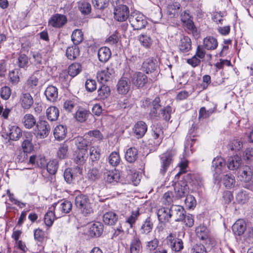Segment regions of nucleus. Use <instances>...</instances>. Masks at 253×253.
<instances>
[{"instance_id": "nucleus-50", "label": "nucleus", "mask_w": 253, "mask_h": 253, "mask_svg": "<svg viewBox=\"0 0 253 253\" xmlns=\"http://www.w3.org/2000/svg\"><path fill=\"white\" fill-rule=\"evenodd\" d=\"M139 215L140 212L139 210L132 211L131 214L126 218V222L129 225L130 228H132Z\"/></svg>"}, {"instance_id": "nucleus-8", "label": "nucleus", "mask_w": 253, "mask_h": 253, "mask_svg": "<svg viewBox=\"0 0 253 253\" xmlns=\"http://www.w3.org/2000/svg\"><path fill=\"white\" fill-rule=\"evenodd\" d=\"M115 70L113 65H110L106 69L99 71L97 74L98 81L104 84L109 81L115 76Z\"/></svg>"}, {"instance_id": "nucleus-39", "label": "nucleus", "mask_w": 253, "mask_h": 253, "mask_svg": "<svg viewBox=\"0 0 253 253\" xmlns=\"http://www.w3.org/2000/svg\"><path fill=\"white\" fill-rule=\"evenodd\" d=\"M23 123L24 126L28 129L32 128L36 125V120L35 117L30 114H26L23 119Z\"/></svg>"}, {"instance_id": "nucleus-29", "label": "nucleus", "mask_w": 253, "mask_h": 253, "mask_svg": "<svg viewBox=\"0 0 253 253\" xmlns=\"http://www.w3.org/2000/svg\"><path fill=\"white\" fill-rule=\"evenodd\" d=\"M157 216L161 222L168 221L171 217L170 208H162L157 211Z\"/></svg>"}, {"instance_id": "nucleus-19", "label": "nucleus", "mask_w": 253, "mask_h": 253, "mask_svg": "<svg viewBox=\"0 0 253 253\" xmlns=\"http://www.w3.org/2000/svg\"><path fill=\"white\" fill-rule=\"evenodd\" d=\"M154 227L152 218L147 217L142 222L139 229L140 233L141 235H149L152 231Z\"/></svg>"}, {"instance_id": "nucleus-56", "label": "nucleus", "mask_w": 253, "mask_h": 253, "mask_svg": "<svg viewBox=\"0 0 253 253\" xmlns=\"http://www.w3.org/2000/svg\"><path fill=\"white\" fill-rule=\"evenodd\" d=\"M108 161L111 165L115 167L118 166L121 161V158L118 152H112L108 158Z\"/></svg>"}, {"instance_id": "nucleus-63", "label": "nucleus", "mask_w": 253, "mask_h": 253, "mask_svg": "<svg viewBox=\"0 0 253 253\" xmlns=\"http://www.w3.org/2000/svg\"><path fill=\"white\" fill-rule=\"evenodd\" d=\"M8 76L9 80L12 84H16L19 82L20 79L17 70H14L9 72Z\"/></svg>"}, {"instance_id": "nucleus-41", "label": "nucleus", "mask_w": 253, "mask_h": 253, "mask_svg": "<svg viewBox=\"0 0 253 253\" xmlns=\"http://www.w3.org/2000/svg\"><path fill=\"white\" fill-rule=\"evenodd\" d=\"M141 243L139 238L134 237L130 244V253H140Z\"/></svg>"}, {"instance_id": "nucleus-11", "label": "nucleus", "mask_w": 253, "mask_h": 253, "mask_svg": "<svg viewBox=\"0 0 253 253\" xmlns=\"http://www.w3.org/2000/svg\"><path fill=\"white\" fill-rule=\"evenodd\" d=\"M167 240L171 250L175 253L179 252L183 249V243L181 239L176 238L172 234H170Z\"/></svg>"}, {"instance_id": "nucleus-49", "label": "nucleus", "mask_w": 253, "mask_h": 253, "mask_svg": "<svg viewBox=\"0 0 253 253\" xmlns=\"http://www.w3.org/2000/svg\"><path fill=\"white\" fill-rule=\"evenodd\" d=\"M82 70L81 65L77 63H73L68 68V75L74 77L78 75Z\"/></svg>"}, {"instance_id": "nucleus-38", "label": "nucleus", "mask_w": 253, "mask_h": 253, "mask_svg": "<svg viewBox=\"0 0 253 253\" xmlns=\"http://www.w3.org/2000/svg\"><path fill=\"white\" fill-rule=\"evenodd\" d=\"M137 156V150L134 147H130L126 150L125 154V158L128 162L132 163L136 160Z\"/></svg>"}, {"instance_id": "nucleus-43", "label": "nucleus", "mask_w": 253, "mask_h": 253, "mask_svg": "<svg viewBox=\"0 0 253 253\" xmlns=\"http://www.w3.org/2000/svg\"><path fill=\"white\" fill-rule=\"evenodd\" d=\"M222 182L227 188H231L235 185V177L232 174H226L222 178Z\"/></svg>"}, {"instance_id": "nucleus-27", "label": "nucleus", "mask_w": 253, "mask_h": 253, "mask_svg": "<svg viewBox=\"0 0 253 253\" xmlns=\"http://www.w3.org/2000/svg\"><path fill=\"white\" fill-rule=\"evenodd\" d=\"M104 226L99 222H96L92 224L89 228V233L91 237H99L102 234Z\"/></svg>"}, {"instance_id": "nucleus-16", "label": "nucleus", "mask_w": 253, "mask_h": 253, "mask_svg": "<svg viewBox=\"0 0 253 253\" xmlns=\"http://www.w3.org/2000/svg\"><path fill=\"white\" fill-rule=\"evenodd\" d=\"M132 83L138 88L143 87L148 82V78L142 72L134 74L131 79Z\"/></svg>"}, {"instance_id": "nucleus-28", "label": "nucleus", "mask_w": 253, "mask_h": 253, "mask_svg": "<svg viewBox=\"0 0 253 253\" xmlns=\"http://www.w3.org/2000/svg\"><path fill=\"white\" fill-rule=\"evenodd\" d=\"M67 128L66 126L63 125H58L56 126L53 131V134L55 138L58 140H62L67 135Z\"/></svg>"}, {"instance_id": "nucleus-18", "label": "nucleus", "mask_w": 253, "mask_h": 253, "mask_svg": "<svg viewBox=\"0 0 253 253\" xmlns=\"http://www.w3.org/2000/svg\"><path fill=\"white\" fill-rule=\"evenodd\" d=\"M130 86L129 80L126 78H122L118 82L117 90L119 94H126L128 92Z\"/></svg>"}, {"instance_id": "nucleus-7", "label": "nucleus", "mask_w": 253, "mask_h": 253, "mask_svg": "<svg viewBox=\"0 0 253 253\" xmlns=\"http://www.w3.org/2000/svg\"><path fill=\"white\" fill-rule=\"evenodd\" d=\"M174 155L175 152L174 151L169 150L162 154L160 156L161 162V168L160 169L161 173L164 174L167 171L168 168L172 163V158Z\"/></svg>"}, {"instance_id": "nucleus-51", "label": "nucleus", "mask_w": 253, "mask_h": 253, "mask_svg": "<svg viewBox=\"0 0 253 253\" xmlns=\"http://www.w3.org/2000/svg\"><path fill=\"white\" fill-rule=\"evenodd\" d=\"M68 146L64 142L60 144L57 153V157L60 159H66L68 157Z\"/></svg>"}, {"instance_id": "nucleus-40", "label": "nucleus", "mask_w": 253, "mask_h": 253, "mask_svg": "<svg viewBox=\"0 0 253 253\" xmlns=\"http://www.w3.org/2000/svg\"><path fill=\"white\" fill-rule=\"evenodd\" d=\"M78 6L80 12L84 15H87L91 12V4L84 0L78 2Z\"/></svg>"}, {"instance_id": "nucleus-23", "label": "nucleus", "mask_w": 253, "mask_h": 253, "mask_svg": "<svg viewBox=\"0 0 253 253\" xmlns=\"http://www.w3.org/2000/svg\"><path fill=\"white\" fill-rule=\"evenodd\" d=\"M20 104L24 109H29L34 103V100L29 93H23L20 96Z\"/></svg>"}, {"instance_id": "nucleus-62", "label": "nucleus", "mask_w": 253, "mask_h": 253, "mask_svg": "<svg viewBox=\"0 0 253 253\" xmlns=\"http://www.w3.org/2000/svg\"><path fill=\"white\" fill-rule=\"evenodd\" d=\"M229 148L233 151H239L243 147V143L240 140L237 139L233 140L228 145Z\"/></svg>"}, {"instance_id": "nucleus-61", "label": "nucleus", "mask_w": 253, "mask_h": 253, "mask_svg": "<svg viewBox=\"0 0 253 253\" xmlns=\"http://www.w3.org/2000/svg\"><path fill=\"white\" fill-rule=\"evenodd\" d=\"M71 178H72V182L77 180L81 178L82 174V169L79 166L75 167L72 169Z\"/></svg>"}, {"instance_id": "nucleus-52", "label": "nucleus", "mask_w": 253, "mask_h": 253, "mask_svg": "<svg viewBox=\"0 0 253 253\" xmlns=\"http://www.w3.org/2000/svg\"><path fill=\"white\" fill-rule=\"evenodd\" d=\"M89 115V112L85 109H79L76 113L75 118L80 122H85Z\"/></svg>"}, {"instance_id": "nucleus-6", "label": "nucleus", "mask_w": 253, "mask_h": 253, "mask_svg": "<svg viewBox=\"0 0 253 253\" xmlns=\"http://www.w3.org/2000/svg\"><path fill=\"white\" fill-rule=\"evenodd\" d=\"M53 207L55 212V216L59 218L71 211L72 204L70 201L66 200L55 203Z\"/></svg>"}, {"instance_id": "nucleus-22", "label": "nucleus", "mask_w": 253, "mask_h": 253, "mask_svg": "<svg viewBox=\"0 0 253 253\" xmlns=\"http://www.w3.org/2000/svg\"><path fill=\"white\" fill-rule=\"evenodd\" d=\"M179 50L183 53L187 52L191 49L192 44L191 39L187 36L181 38L178 44Z\"/></svg>"}, {"instance_id": "nucleus-44", "label": "nucleus", "mask_w": 253, "mask_h": 253, "mask_svg": "<svg viewBox=\"0 0 253 253\" xmlns=\"http://www.w3.org/2000/svg\"><path fill=\"white\" fill-rule=\"evenodd\" d=\"M79 48L76 45L68 47L66 49V55L70 60H74L79 55Z\"/></svg>"}, {"instance_id": "nucleus-48", "label": "nucleus", "mask_w": 253, "mask_h": 253, "mask_svg": "<svg viewBox=\"0 0 253 253\" xmlns=\"http://www.w3.org/2000/svg\"><path fill=\"white\" fill-rule=\"evenodd\" d=\"M75 143L78 150H84L87 152L88 144L85 139L82 137H78L75 139Z\"/></svg>"}, {"instance_id": "nucleus-9", "label": "nucleus", "mask_w": 253, "mask_h": 253, "mask_svg": "<svg viewBox=\"0 0 253 253\" xmlns=\"http://www.w3.org/2000/svg\"><path fill=\"white\" fill-rule=\"evenodd\" d=\"M114 19L119 22L125 21L129 18V10L126 5H120L114 9Z\"/></svg>"}, {"instance_id": "nucleus-10", "label": "nucleus", "mask_w": 253, "mask_h": 253, "mask_svg": "<svg viewBox=\"0 0 253 253\" xmlns=\"http://www.w3.org/2000/svg\"><path fill=\"white\" fill-rule=\"evenodd\" d=\"M67 22L66 16L58 13L52 15L48 20L49 25L55 28H60L63 27Z\"/></svg>"}, {"instance_id": "nucleus-54", "label": "nucleus", "mask_w": 253, "mask_h": 253, "mask_svg": "<svg viewBox=\"0 0 253 253\" xmlns=\"http://www.w3.org/2000/svg\"><path fill=\"white\" fill-rule=\"evenodd\" d=\"M86 154V152L84 151V150H77L74 154V159L76 164L81 165L84 163L85 160Z\"/></svg>"}, {"instance_id": "nucleus-1", "label": "nucleus", "mask_w": 253, "mask_h": 253, "mask_svg": "<svg viewBox=\"0 0 253 253\" xmlns=\"http://www.w3.org/2000/svg\"><path fill=\"white\" fill-rule=\"evenodd\" d=\"M160 99L156 97L153 101L149 98H146L142 101L141 107L145 109L149 110V116L151 119L158 116V110L160 108Z\"/></svg>"}, {"instance_id": "nucleus-20", "label": "nucleus", "mask_w": 253, "mask_h": 253, "mask_svg": "<svg viewBox=\"0 0 253 253\" xmlns=\"http://www.w3.org/2000/svg\"><path fill=\"white\" fill-rule=\"evenodd\" d=\"M180 4L179 2L169 3L167 7V14L170 18L177 17L180 12Z\"/></svg>"}, {"instance_id": "nucleus-17", "label": "nucleus", "mask_w": 253, "mask_h": 253, "mask_svg": "<svg viewBox=\"0 0 253 253\" xmlns=\"http://www.w3.org/2000/svg\"><path fill=\"white\" fill-rule=\"evenodd\" d=\"M147 130V126L143 121H138L133 127L134 136L138 139L142 138Z\"/></svg>"}, {"instance_id": "nucleus-26", "label": "nucleus", "mask_w": 253, "mask_h": 253, "mask_svg": "<svg viewBox=\"0 0 253 253\" xmlns=\"http://www.w3.org/2000/svg\"><path fill=\"white\" fill-rule=\"evenodd\" d=\"M242 159L240 156L236 155L230 157L228 159L227 167L230 170L239 169L242 164Z\"/></svg>"}, {"instance_id": "nucleus-53", "label": "nucleus", "mask_w": 253, "mask_h": 253, "mask_svg": "<svg viewBox=\"0 0 253 253\" xmlns=\"http://www.w3.org/2000/svg\"><path fill=\"white\" fill-rule=\"evenodd\" d=\"M58 168V162L57 160L49 161L46 164L47 171L51 174L56 173Z\"/></svg>"}, {"instance_id": "nucleus-46", "label": "nucleus", "mask_w": 253, "mask_h": 253, "mask_svg": "<svg viewBox=\"0 0 253 253\" xmlns=\"http://www.w3.org/2000/svg\"><path fill=\"white\" fill-rule=\"evenodd\" d=\"M138 39L141 45L145 48H150L152 44L153 40L150 36L143 34L138 36Z\"/></svg>"}, {"instance_id": "nucleus-55", "label": "nucleus", "mask_w": 253, "mask_h": 253, "mask_svg": "<svg viewBox=\"0 0 253 253\" xmlns=\"http://www.w3.org/2000/svg\"><path fill=\"white\" fill-rule=\"evenodd\" d=\"M98 97L100 99H104L110 94V89L109 86L102 85L97 90Z\"/></svg>"}, {"instance_id": "nucleus-5", "label": "nucleus", "mask_w": 253, "mask_h": 253, "mask_svg": "<svg viewBox=\"0 0 253 253\" xmlns=\"http://www.w3.org/2000/svg\"><path fill=\"white\" fill-rule=\"evenodd\" d=\"M50 131V126L48 123L44 120L39 121L34 129V133L36 137L43 139L46 137Z\"/></svg>"}, {"instance_id": "nucleus-64", "label": "nucleus", "mask_w": 253, "mask_h": 253, "mask_svg": "<svg viewBox=\"0 0 253 253\" xmlns=\"http://www.w3.org/2000/svg\"><path fill=\"white\" fill-rule=\"evenodd\" d=\"M109 0H93L92 3L95 8L98 9H103L106 7L108 4Z\"/></svg>"}, {"instance_id": "nucleus-34", "label": "nucleus", "mask_w": 253, "mask_h": 253, "mask_svg": "<svg viewBox=\"0 0 253 253\" xmlns=\"http://www.w3.org/2000/svg\"><path fill=\"white\" fill-rule=\"evenodd\" d=\"M118 220V216L113 211L106 212L103 216V220L105 224L113 225Z\"/></svg>"}, {"instance_id": "nucleus-37", "label": "nucleus", "mask_w": 253, "mask_h": 253, "mask_svg": "<svg viewBox=\"0 0 253 253\" xmlns=\"http://www.w3.org/2000/svg\"><path fill=\"white\" fill-rule=\"evenodd\" d=\"M37 72H35L34 74L30 76L27 80L25 87L27 90L33 91L36 88L39 83V79L35 76Z\"/></svg>"}, {"instance_id": "nucleus-45", "label": "nucleus", "mask_w": 253, "mask_h": 253, "mask_svg": "<svg viewBox=\"0 0 253 253\" xmlns=\"http://www.w3.org/2000/svg\"><path fill=\"white\" fill-rule=\"evenodd\" d=\"M197 237L202 240H205L209 238V230L204 226H200L196 229Z\"/></svg>"}, {"instance_id": "nucleus-13", "label": "nucleus", "mask_w": 253, "mask_h": 253, "mask_svg": "<svg viewBox=\"0 0 253 253\" xmlns=\"http://www.w3.org/2000/svg\"><path fill=\"white\" fill-rule=\"evenodd\" d=\"M171 217L176 222L183 221L186 211L183 207L179 205H172L170 207Z\"/></svg>"}, {"instance_id": "nucleus-58", "label": "nucleus", "mask_w": 253, "mask_h": 253, "mask_svg": "<svg viewBox=\"0 0 253 253\" xmlns=\"http://www.w3.org/2000/svg\"><path fill=\"white\" fill-rule=\"evenodd\" d=\"M29 63V58L25 54H21L19 55L17 64L20 68H25L27 67Z\"/></svg>"}, {"instance_id": "nucleus-21", "label": "nucleus", "mask_w": 253, "mask_h": 253, "mask_svg": "<svg viewBox=\"0 0 253 253\" xmlns=\"http://www.w3.org/2000/svg\"><path fill=\"white\" fill-rule=\"evenodd\" d=\"M104 178L108 183H117L120 181V174L116 169L108 170L104 173Z\"/></svg>"}, {"instance_id": "nucleus-2", "label": "nucleus", "mask_w": 253, "mask_h": 253, "mask_svg": "<svg viewBox=\"0 0 253 253\" xmlns=\"http://www.w3.org/2000/svg\"><path fill=\"white\" fill-rule=\"evenodd\" d=\"M237 177L239 180L245 183V186L249 188L253 184L252 169L247 165L240 167L237 172Z\"/></svg>"}, {"instance_id": "nucleus-60", "label": "nucleus", "mask_w": 253, "mask_h": 253, "mask_svg": "<svg viewBox=\"0 0 253 253\" xmlns=\"http://www.w3.org/2000/svg\"><path fill=\"white\" fill-rule=\"evenodd\" d=\"M100 173L96 168H92L87 173L88 178L91 181H95L100 178Z\"/></svg>"}, {"instance_id": "nucleus-57", "label": "nucleus", "mask_w": 253, "mask_h": 253, "mask_svg": "<svg viewBox=\"0 0 253 253\" xmlns=\"http://www.w3.org/2000/svg\"><path fill=\"white\" fill-rule=\"evenodd\" d=\"M55 218L57 217L55 216V212L54 211L53 212L50 211L47 212L44 216V219L45 225L48 227L51 226L53 224Z\"/></svg>"}, {"instance_id": "nucleus-36", "label": "nucleus", "mask_w": 253, "mask_h": 253, "mask_svg": "<svg viewBox=\"0 0 253 253\" xmlns=\"http://www.w3.org/2000/svg\"><path fill=\"white\" fill-rule=\"evenodd\" d=\"M32 135L31 133L26 134V138L24 140L22 147L25 153H30L33 149V145L32 143Z\"/></svg>"}, {"instance_id": "nucleus-24", "label": "nucleus", "mask_w": 253, "mask_h": 253, "mask_svg": "<svg viewBox=\"0 0 253 253\" xmlns=\"http://www.w3.org/2000/svg\"><path fill=\"white\" fill-rule=\"evenodd\" d=\"M211 108L206 109V107H201L199 111V119L203 120L209 118L216 110V105L212 103Z\"/></svg>"}, {"instance_id": "nucleus-25", "label": "nucleus", "mask_w": 253, "mask_h": 253, "mask_svg": "<svg viewBox=\"0 0 253 253\" xmlns=\"http://www.w3.org/2000/svg\"><path fill=\"white\" fill-rule=\"evenodd\" d=\"M245 221L243 219H238L232 226V230L234 234L241 236L244 234L246 229Z\"/></svg>"}, {"instance_id": "nucleus-4", "label": "nucleus", "mask_w": 253, "mask_h": 253, "mask_svg": "<svg viewBox=\"0 0 253 253\" xmlns=\"http://www.w3.org/2000/svg\"><path fill=\"white\" fill-rule=\"evenodd\" d=\"M75 205L83 213L87 214L92 211L90 200L86 195L77 196L75 198Z\"/></svg>"}, {"instance_id": "nucleus-14", "label": "nucleus", "mask_w": 253, "mask_h": 253, "mask_svg": "<svg viewBox=\"0 0 253 253\" xmlns=\"http://www.w3.org/2000/svg\"><path fill=\"white\" fill-rule=\"evenodd\" d=\"M212 168L214 171V175L216 177L226 169L224 160L220 157L215 158L212 162Z\"/></svg>"}, {"instance_id": "nucleus-31", "label": "nucleus", "mask_w": 253, "mask_h": 253, "mask_svg": "<svg viewBox=\"0 0 253 253\" xmlns=\"http://www.w3.org/2000/svg\"><path fill=\"white\" fill-rule=\"evenodd\" d=\"M203 46L207 50H214L218 46V42L216 39L213 37H207L203 40Z\"/></svg>"}, {"instance_id": "nucleus-30", "label": "nucleus", "mask_w": 253, "mask_h": 253, "mask_svg": "<svg viewBox=\"0 0 253 253\" xmlns=\"http://www.w3.org/2000/svg\"><path fill=\"white\" fill-rule=\"evenodd\" d=\"M111 56V52L109 48L104 46L100 48L98 51V57L99 61L105 63Z\"/></svg>"}, {"instance_id": "nucleus-42", "label": "nucleus", "mask_w": 253, "mask_h": 253, "mask_svg": "<svg viewBox=\"0 0 253 253\" xmlns=\"http://www.w3.org/2000/svg\"><path fill=\"white\" fill-rule=\"evenodd\" d=\"M32 56V64L37 68L36 72L42 70L43 68L42 55L38 52H35Z\"/></svg>"}, {"instance_id": "nucleus-47", "label": "nucleus", "mask_w": 253, "mask_h": 253, "mask_svg": "<svg viewBox=\"0 0 253 253\" xmlns=\"http://www.w3.org/2000/svg\"><path fill=\"white\" fill-rule=\"evenodd\" d=\"M72 41L76 46L80 44L83 40V33L81 30H75L71 36Z\"/></svg>"}, {"instance_id": "nucleus-59", "label": "nucleus", "mask_w": 253, "mask_h": 253, "mask_svg": "<svg viewBox=\"0 0 253 253\" xmlns=\"http://www.w3.org/2000/svg\"><path fill=\"white\" fill-rule=\"evenodd\" d=\"M174 190L176 193V196L178 198L185 197L187 193L186 187L185 186H179V184L175 186Z\"/></svg>"}, {"instance_id": "nucleus-35", "label": "nucleus", "mask_w": 253, "mask_h": 253, "mask_svg": "<svg viewBox=\"0 0 253 253\" xmlns=\"http://www.w3.org/2000/svg\"><path fill=\"white\" fill-rule=\"evenodd\" d=\"M46 114L47 118L49 121L51 122L55 121L59 117V111L57 107L50 106L46 109Z\"/></svg>"}, {"instance_id": "nucleus-3", "label": "nucleus", "mask_w": 253, "mask_h": 253, "mask_svg": "<svg viewBox=\"0 0 253 253\" xmlns=\"http://www.w3.org/2000/svg\"><path fill=\"white\" fill-rule=\"evenodd\" d=\"M129 21L134 30L144 28L147 24L145 16L139 12H133L129 17Z\"/></svg>"}, {"instance_id": "nucleus-33", "label": "nucleus", "mask_w": 253, "mask_h": 253, "mask_svg": "<svg viewBox=\"0 0 253 253\" xmlns=\"http://www.w3.org/2000/svg\"><path fill=\"white\" fill-rule=\"evenodd\" d=\"M157 67L156 60L153 58L147 59L143 63L142 68L147 74L155 71Z\"/></svg>"}, {"instance_id": "nucleus-32", "label": "nucleus", "mask_w": 253, "mask_h": 253, "mask_svg": "<svg viewBox=\"0 0 253 253\" xmlns=\"http://www.w3.org/2000/svg\"><path fill=\"white\" fill-rule=\"evenodd\" d=\"M44 94L48 100L54 102L58 97V89L53 85H49L46 88Z\"/></svg>"}, {"instance_id": "nucleus-12", "label": "nucleus", "mask_w": 253, "mask_h": 253, "mask_svg": "<svg viewBox=\"0 0 253 253\" xmlns=\"http://www.w3.org/2000/svg\"><path fill=\"white\" fill-rule=\"evenodd\" d=\"M152 136L154 138V145L158 146L162 142L163 138V130L160 125H153L152 126Z\"/></svg>"}, {"instance_id": "nucleus-15", "label": "nucleus", "mask_w": 253, "mask_h": 253, "mask_svg": "<svg viewBox=\"0 0 253 253\" xmlns=\"http://www.w3.org/2000/svg\"><path fill=\"white\" fill-rule=\"evenodd\" d=\"M6 134L9 139L13 141L18 140L22 134V130L18 126L10 125L7 127Z\"/></svg>"}]
</instances>
